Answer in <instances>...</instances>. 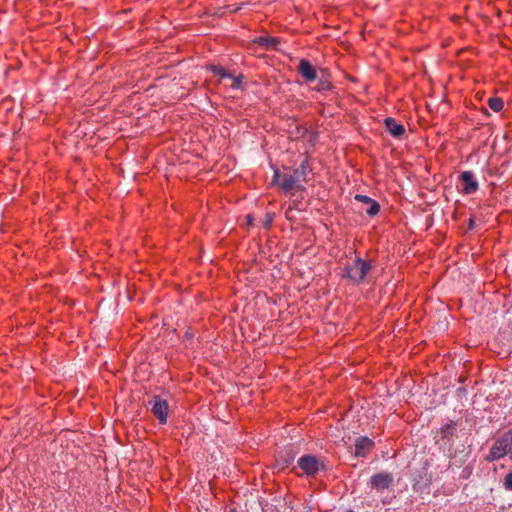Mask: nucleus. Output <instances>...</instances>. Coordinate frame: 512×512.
Wrapping results in <instances>:
<instances>
[{
  "label": "nucleus",
  "mask_w": 512,
  "mask_h": 512,
  "mask_svg": "<svg viewBox=\"0 0 512 512\" xmlns=\"http://www.w3.org/2000/svg\"><path fill=\"white\" fill-rule=\"evenodd\" d=\"M371 268L372 265L369 261L356 257L351 263L344 266L341 275L353 284H359L364 280Z\"/></svg>",
  "instance_id": "obj_1"
},
{
  "label": "nucleus",
  "mask_w": 512,
  "mask_h": 512,
  "mask_svg": "<svg viewBox=\"0 0 512 512\" xmlns=\"http://www.w3.org/2000/svg\"><path fill=\"white\" fill-rule=\"evenodd\" d=\"M507 440V434L504 433L493 443L489 453L485 456V460L488 462H493L503 458L505 455H511L509 442Z\"/></svg>",
  "instance_id": "obj_2"
},
{
  "label": "nucleus",
  "mask_w": 512,
  "mask_h": 512,
  "mask_svg": "<svg viewBox=\"0 0 512 512\" xmlns=\"http://www.w3.org/2000/svg\"><path fill=\"white\" fill-rule=\"evenodd\" d=\"M299 468L302 474L307 476L315 475L321 468H323V464L319 461L316 456L313 455H303L297 461V466L293 468V471Z\"/></svg>",
  "instance_id": "obj_3"
},
{
  "label": "nucleus",
  "mask_w": 512,
  "mask_h": 512,
  "mask_svg": "<svg viewBox=\"0 0 512 512\" xmlns=\"http://www.w3.org/2000/svg\"><path fill=\"white\" fill-rule=\"evenodd\" d=\"M149 405L151 406L153 415L158 419L159 423L165 424L167 422L169 409L167 401L159 395H154L149 400Z\"/></svg>",
  "instance_id": "obj_4"
},
{
  "label": "nucleus",
  "mask_w": 512,
  "mask_h": 512,
  "mask_svg": "<svg viewBox=\"0 0 512 512\" xmlns=\"http://www.w3.org/2000/svg\"><path fill=\"white\" fill-rule=\"evenodd\" d=\"M273 182H277V184L285 192H289L293 188H296L298 190L304 189V187L298 183V181L294 178L292 174H280L278 170L274 171Z\"/></svg>",
  "instance_id": "obj_5"
},
{
  "label": "nucleus",
  "mask_w": 512,
  "mask_h": 512,
  "mask_svg": "<svg viewBox=\"0 0 512 512\" xmlns=\"http://www.w3.org/2000/svg\"><path fill=\"white\" fill-rule=\"evenodd\" d=\"M394 478L391 473L380 472L372 475L369 480V487L377 491L388 489L393 484Z\"/></svg>",
  "instance_id": "obj_6"
},
{
  "label": "nucleus",
  "mask_w": 512,
  "mask_h": 512,
  "mask_svg": "<svg viewBox=\"0 0 512 512\" xmlns=\"http://www.w3.org/2000/svg\"><path fill=\"white\" fill-rule=\"evenodd\" d=\"M459 179L463 185L462 192L464 194H472L478 190L479 184L473 172L463 171Z\"/></svg>",
  "instance_id": "obj_7"
},
{
  "label": "nucleus",
  "mask_w": 512,
  "mask_h": 512,
  "mask_svg": "<svg viewBox=\"0 0 512 512\" xmlns=\"http://www.w3.org/2000/svg\"><path fill=\"white\" fill-rule=\"evenodd\" d=\"M374 447V442L368 437H358L355 441V456L365 457Z\"/></svg>",
  "instance_id": "obj_8"
},
{
  "label": "nucleus",
  "mask_w": 512,
  "mask_h": 512,
  "mask_svg": "<svg viewBox=\"0 0 512 512\" xmlns=\"http://www.w3.org/2000/svg\"><path fill=\"white\" fill-rule=\"evenodd\" d=\"M298 71L307 82H312L317 78L316 71L308 60H300Z\"/></svg>",
  "instance_id": "obj_9"
},
{
  "label": "nucleus",
  "mask_w": 512,
  "mask_h": 512,
  "mask_svg": "<svg viewBox=\"0 0 512 512\" xmlns=\"http://www.w3.org/2000/svg\"><path fill=\"white\" fill-rule=\"evenodd\" d=\"M385 126L387 131L394 137L400 138L405 133V128L402 124L396 122L393 118L385 119Z\"/></svg>",
  "instance_id": "obj_10"
},
{
  "label": "nucleus",
  "mask_w": 512,
  "mask_h": 512,
  "mask_svg": "<svg viewBox=\"0 0 512 512\" xmlns=\"http://www.w3.org/2000/svg\"><path fill=\"white\" fill-rule=\"evenodd\" d=\"M310 171V166L308 160L304 159L300 165L294 169L293 176L298 181L299 184L301 182L306 181V176L308 172Z\"/></svg>",
  "instance_id": "obj_11"
},
{
  "label": "nucleus",
  "mask_w": 512,
  "mask_h": 512,
  "mask_svg": "<svg viewBox=\"0 0 512 512\" xmlns=\"http://www.w3.org/2000/svg\"><path fill=\"white\" fill-rule=\"evenodd\" d=\"M256 44L264 47L268 50H276L277 46L279 44V39L275 37H269V36H260L255 39L254 41Z\"/></svg>",
  "instance_id": "obj_12"
},
{
  "label": "nucleus",
  "mask_w": 512,
  "mask_h": 512,
  "mask_svg": "<svg viewBox=\"0 0 512 512\" xmlns=\"http://www.w3.org/2000/svg\"><path fill=\"white\" fill-rule=\"evenodd\" d=\"M487 105L494 112H500L503 109L504 102L501 98L493 97L488 99Z\"/></svg>",
  "instance_id": "obj_13"
},
{
  "label": "nucleus",
  "mask_w": 512,
  "mask_h": 512,
  "mask_svg": "<svg viewBox=\"0 0 512 512\" xmlns=\"http://www.w3.org/2000/svg\"><path fill=\"white\" fill-rule=\"evenodd\" d=\"M215 75H219L221 77H231V75L227 72L225 68L222 66L211 65L209 68Z\"/></svg>",
  "instance_id": "obj_14"
},
{
  "label": "nucleus",
  "mask_w": 512,
  "mask_h": 512,
  "mask_svg": "<svg viewBox=\"0 0 512 512\" xmlns=\"http://www.w3.org/2000/svg\"><path fill=\"white\" fill-rule=\"evenodd\" d=\"M379 210L380 205L376 201H374L371 204H369V207L366 209V213L369 216H375L376 214H378Z\"/></svg>",
  "instance_id": "obj_15"
},
{
  "label": "nucleus",
  "mask_w": 512,
  "mask_h": 512,
  "mask_svg": "<svg viewBox=\"0 0 512 512\" xmlns=\"http://www.w3.org/2000/svg\"><path fill=\"white\" fill-rule=\"evenodd\" d=\"M354 198H355L356 201L361 202V203L366 204V205H369L372 202H374L373 199H371L370 197H368L366 195L357 194V195H355Z\"/></svg>",
  "instance_id": "obj_16"
},
{
  "label": "nucleus",
  "mask_w": 512,
  "mask_h": 512,
  "mask_svg": "<svg viewBox=\"0 0 512 512\" xmlns=\"http://www.w3.org/2000/svg\"><path fill=\"white\" fill-rule=\"evenodd\" d=\"M504 487L506 490L512 491V471L505 476Z\"/></svg>",
  "instance_id": "obj_17"
},
{
  "label": "nucleus",
  "mask_w": 512,
  "mask_h": 512,
  "mask_svg": "<svg viewBox=\"0 0 512 512\" xmlns=\"http://www.w3.org/2000/svg\"><path fill=\"white\" fill-rule=\"evenodd\" d=\"M273 219H274V214H271V213H267L265 215V219H264V227L266 228H269L273 222Z\"/></svg>",
  "instance_id": "obj_18"
},
{
  "label": "nucleus",
  "mask_w": 512,
  "mask_h": 512,
  "mask_svg": "<svg viewBox=\"0 0 512 512\" xmlns=\"http://www.w3.org/2000/svg\"><path fill=\"white\" fill-rule=\"evenodd\" d=\"M330 88H331V84L328 82H325V81H320L317 86L318 91H326V90H330Z\"/></svg>",
  "instance_id": "obj_19"
},
{
  "label": "nucleus",
  "mask_w": 512,
  "mask_h": 512,
  "mask_svg": "<svg viewBox=\"0 0 512 512\" xmlns=\"http://www.w3.org/2000/svg\"><path fill=\"white\" fill-rule=\"evenodd\" d=\"M232 79H233L232 88H235V89L240 88L242 77L238 76V77H233Z\"/></svg>",
  "instance_id": "obj_20"
},
{
  "label": "nucleus",
  "mask_w": 512,
  "mask_h": 512,
  "mask_svg": "<svg viewBox=\"0 0 512 512\" xmlns=\"http://www.w3.org/2000/svg\"><path fill=\"white\" fill-rule=\"evenodd\" d=\"M507 434V438H508V442H509V447H510V452H511V455H510V459L512 460V430H509L508 432H506Z\"/></svg>",
  "instance_id": "obj_21"
},
{
  "label": "nucleus",
  "mask_w": 512,
  "mask_h": 512,
  "mask_svg": "<svg viewBox=\"0 0 512 512\" xmlns=\"http://www.w3.org/2000/svg\"><path fill=\"white\" fill-rule=\"evenodd\" d=\"M475 227V220L474 218L469 219V228L473 229Z\"/></svg>",
  "instance_id": "obj_22"
},
{
  "label": "nucleus",
  "mask_w": 512,
  "mask_h": 512,
  "mask_svg": "<svg viewBox=\"0 0 512 512\" xmlns=\"http://www.w3.org/2000/svg\"><path fill=\"white\" fill-rule=\"evenodd\" d=\"M293 458H294V456L292 455L290 458L284 459V460H283V463H284L286 466H288V465H289V463H290V461H291V460H293Z\"/></svg>",
  "instance_id": "obj_23"
},
{
  "label": "nucleus",
  "mask_w": 512,
  "mask_h": 512,
  "mask_svg": "<svg viewBox=\"0 0 512 512\" xmlns=\"http://www.w3.org/2000/svg\"><path fill=\"white\" fill-rule=\"evenodd\" d=\"M246 218H247L248 224L251 225L252 224V217L250 215H248Z\"/></svg>",
  "instance_id": "obj_24"
},
{
  "label": "nucleus",
  "mask_w": 512,
  "mask_h": 512,
  "mask_svg": "<svg viewBox=\"0 0 512 512\" xmlns=\"http://www.w3.org/2000/svg\"><path fill=\"white\" fill-rule=\"evenodd\" d=\"M229 512H237L235 509H231Z\"/></svg>",
  "instance_id": "obj_25"
}]
</instances>
